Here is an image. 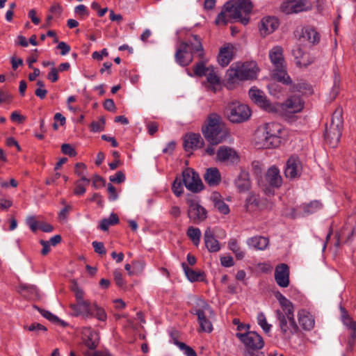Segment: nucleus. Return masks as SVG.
<instances>
[{
    "label": "nucleus",
    "mask_w": 356,
    "mask_h": 356,
    "mask_svg": "<svg viewBox=\"0 0 356 356\" xmlns=\"http://www.w3.org/2000/svg\"><path fill=\"white\" fill-rule=\"evenodd\" d=\"M252 4L249 0L228 1L223 6L218 15L216 23L227 24L230 19H237L245 25L249 22V14L252 12Z\"/></svg>",
    "instance_id": "obj_1"
},
{
    "label": "nucleus",
    "mask_w": 356,
    "mask_h": 356,
    "mask_svg": "<svg viewBox=\"0 0 356 356\" xmlns=\"http://www.w3.org/2000/svg\"><path fill=\"white\" fill-rule=\"evenodd\" d=\"M193 40L182 41L175 54V61L181 66H188L193 60L194 54H197L200 59L204 58V50L201 38L197 35H192Z\"/></svg>",
    "instance_id": "obj_2"
},
{
    "label": "nucleus",
    "mask_w": 356,
    "mask_h": 356,
    "mask_svg": "<svg viewBox=\"0 0 356 356\" xmlns=\"http://www.w3.org/2000/svg\"><path fill=\"white\" fill-rule=\"evenodd\" d=\"M202 131L204 138L212 145L222 143L228 135L222 118L215 113L208 116L207 124L202 127Z\"/></svg>",
    "instance_id": "obj_3"
},
{
    "label": "nucleus",
    "mask_w": 356,
    "mask_h": 356,
    "mask_svg": "<svg viewBox=\"0 0 356 356\" xmlns=\"http://www.w3.org/2000/svg\"><path fill=\"white\" fill-rule=\"evenodd\" d=\"M280 133L281 126L279 124L266 123L263 127L257 129L255 138L261 147L266 149L275 148L281 143Z\"/></svg>",
    "instance_id": "obj_4"
},
{
    "label": "nucleus",
    "mask_w": 356,
    "mask_h": 356,
    "mask_svg": "<svg viewBox=\"0 0 356 356\" xmlns=\"http://www.w3.org/2000/svg\"><path fill=\"white\" fill-rule=\"evenodd\" d=\"M236 337L240 339L245 346V356H264L261 350L264 346L262 337L254 331H246L245 333L237 332Z\"/></svg>",
    "instance_id": "obj_5"
},
{
    "label": "nucleus",
    "mask_w": 356,
    "mask_h": 356,
    "mask_svg": "<svg viewBox=\"0 0 356 356\" xmlns=\"http://www.w3.org/2000/svg\"><path fill=\"white\" fill-rule=\"evenodd\" d=\"M190 313L197 316L200 331L208 333L212 332L213 325L209 318H207V314H209V318L214 316L215 314L211 307L206 300L201 298L197 299L195 305L191 309Z\"/></svg>",
    "instance_id": "obj_6"
},
{
    "label": "nucleus",
    "mask_w": 356,
    "mask_h": 356,
    "mask_svg": "<svg viewBox=\"0 0 356 356\" xmlns=\"http://www.w3.org/2000/svg\"><path fill=\"white\" fill-rule=\"evenodd\" d=\"M259 68L255 61L243 63L236 68L231 67L227 70L228 81L233 82L235 79L245 81L252 80L257 78Z\"/></svg>",
    "instance_id": "obj_7"
},
{
    "label": "nucleus",
    "mask_w": 356,
    "mask_h": 356,
    "mask_svg": "<svg viewBox=\"0 0 356 356\" xmlns=\"http://www.w3.org/2000/svg\"><path fill=\"white\" fill-rule=\"evenodd\" d=\"M225 111L228 119L233 123L243 122L251 116V110L248 106L238 102L229 103Z\"/></svg>",
    "instance_id": "obj_8"
},
{
    "label": "nucleus",
    "mask_w": 356,
    "mask_h": 356,
    "mask_svg": "<svg viewBox=\"0 0 356 356\" xmlns=\"http://www.w3.org/2000/svg\"><path fill=\"white\" fill-rule=\"evenodd\" d=\"M182 181L186 188L193 193L202 191L204 186L197 172L193 168H187L181 172Z\"/></svg>",
    "instance_id": "obj_9"
},
{
    "label": "nucleus",
    "mask_w": 356,
    "mask_h": 356,
    "mask_svg": "<svg viewBox=\"0 0 356 356\" xmlns=\"http://www.w3.org/2000/svg\"><path fill=\"white\" fill-rule=\"evenodd\" d=\"M275 314L279 321V327L284 338L290 339L293 334L298 332L299 327L295 321L294 316L292 318H287L279 309L276 310Z\"/></svg>",
    "instance_id": "obj_10"
},
{
    "label": "nucleus",
    "mask_w": 356,
    "mask_h": 356,
    "mask_svg": "<svg viewBox=\"0 0 356 356\" xmlns=\"http://www.w3.org/2000/svg\"><path fill=\"white\" fill-rule=\"evenodd\" d=\"M312 5L309 0H286L280 6V10L286 14H294L311 10Z\"/></svg>",
    "instance_id": "obj_11"
},
{
    "label": "nucleus",
    "mask_w": 356,
    "mask_h": 356,
    "mask_svg": "<svg viewBox=\"0 0 356 356\" xmlns=\"http://www.w3.org/2000/svg\"><path fill=\"white\" fill-rule=\"evenodd\" d=\"M250 99L258 106L269 113H276L277 108L266 97L264 92L256 88H252L249 90Z\"/></svg>",
    "instance_id": "obj_12"
},
{
    "label": "nucleus",
    "mask_w": 356,
    "mask_h": 356,
    "mask_svg": "<svg viewBox=\"0 0 356 356\" xmlns=\"http://www.w3.org/2000/svg\"><path fill=\"white\" fill-rule=\"evenodd\" d=\"M92 305L89 301H83L76 304H71L70 308L75 316H82L84 318L93 317Z\"/></svg>",
    "instance_id": "obj_13"
},
{
    "label": "nucleus",
    "mask_w": 356,
    "mask_h": 356,
    "mask_svg": "<svg viewBox=\"0 0 356 356\" xmlns=\"http://www.w3.org/2000/svg\"><path fill=\"white\" fill-rule=\"evenodd\" d=\"M275 280L280 287L289 285V267L286 264H280L275 267Z\"/></svg>",
    "instance_id": "obj_14"
},
{
    "label": "nucleus",
    "mask_w": 356,
    "mask_h": 356,
    "mask_svg": "<svg viewBox=\"0 0 356 356\" xmlns=\"http://www.w3.org/2000/svg\"><path fill=\"white\" fill-rule=\"evenodd\" d=\"M301 163L296 156H291L286 161L284 175L286 177L294 179L300 175Z\"/></svg>",
    "instance_id": "obj_15"
},
{
    "label": "nucleus",
    "mask_w": 356,
    "mask_h": 356,
    "mask_svg": "<svg viewBox=\"0 0 356 356\" xmlns=\"http://www.w3.org/2000/svg\"><path fill=\"white\" fill-rule=\"evenodd\" d=\"M265 179L269 187L273 188H279L282 184L280 170L275 165L268 169Z\"/></svg>",
    "instance_id": "obj_16"
},
{
    "label": "nucleus",
    "mask_w": 356,
    "mask_h": 356,
    "mask_svg": "<svg viewBox=\"0 0 356 356\" xmlns=\"http://www.w3.org/2000/svg\"><path fill=\"white\" fill-rule=\"evenodd\" d=\"M204 143L200 134H186L184 138V148L186 152L201 148Z\"/></svg>",
    "instance_id": "obj_17"
},
{
    "label": "nucleus",
    "mask_w": 356,
    "mask_h": 356,
    "mask_svg": "<svg viewBox=\"0 0 356 356\" xmlns=\"http://www.w3.org/2000/svg\"><path fill=\"white\" fill-rule=\"evenodd\" d=\"M342 130L332 126H326L324 138L325 143L331 147H336L339 143Z\"/></svg>",
    "instance_id": "obj_18"
},
{
    "label": "nucleus",
    "mask_w": 356,
    "mask_h": 356,
    "mask_svg": "<svg viewBox=\"0 0 356 356\" xmlns=\"http://www.w3.org/2000/svg\"><path fill=\"white\" fill-rule=\"evenodd\" d=\"M217 160L225 162L229 161L231 163L238 161L239 157L237 152L232 147L220 146L216 153Z\"/></svg>",
    "instance_id": "obj_19"
},
{
    "label": "nucleus",
    "mask_w": 356,
    "mask_h": 356,
    "mask_svg": "<svg viewBox=\"0 0 356 356\" xmlns=\"http://www.w3.org/2000/svg\"><path fill=\"white\" fill-rule=\"evenodd\" d=\"M279 20L275 17H266L261 21L259 31L266 36L274 32L279 26Z\"/></svg>",
    "instance_id": "obj_20"
},
{
    "label": "nucleus",
    "mask_w": 356,
    "mask_h": 356,
    "mask_svg": "<svg viewBox=\"0 0 356 356\" xmlns=\"http://www.w3.org/2000/svg\"><path fill=\"white\" fill-rule=\"evenodd\" d=\"M282 108L290 113H299L303 108V102L299 96L293 95L286 100Z\"/></svg>",
    "instance_id": "obj_21"
},
{
    "label": "nucleus",
    "mask_w": 356,
    "mask_h": 356,
    "mask_svg": "<svg viewBox=\"0 0 356 356\" xmlns=\"http://www.w3.org/2000/svg\"><path fill=\"white\" fill-rule=\"evenodd\" d=\"M302 38L315 45L320 41V34L313 26H306L301 29L300 35L298 37L299 40Z\"/></svg>",
    "instance_id": "obj_22"
},
{
    "label": "nucleus",
    "mask_w": 356,
    "mask_h": 356,
    "mask_svg": "<svg viewBox=\"0 0 356 356\" xmlns=\"http://www.w3.org/2000/svg\"><path fill=\"white\" fill-rule=\"evenodd\" d=\"M205 246L210 252H217L220 250L218 241L215 238L213 232L208 227L204 234Z\"/></svg>",
    "instance_id": "obj_23"
},
{
    "label": "nucleus",
    "mask_w": 356,
    "mask_h": 356,
    "mask_svg": "<svg viewBox=\"0 0 356 356\" xmlns=\"http://www.w3.org/2000/svg\"><path fill=\"white\" fill-rule=\"evenodd\" d=\"M204 179L209 186H216L221 181V175L217 168H209L207 169Z\"/></svg>",
    "instance_id": "obj_24"
},
{
    "label": "nucleus",
    "mask_w": 356,
    "mask_h": 356,
    "mask_svg": "<svg viewBox=\"0 0 356 356\" xmlns=\"http://www.w3.org/2000/svg\"><path fill=\"white\" fill-rule=\"evenodd\" d=\"M234 184L239 192H245L250 190L251 182L249 173L247 171L241 170L235 179Z\"/></svg>",
    "instance_id": "obj_25"
},
{
    "label": "nucleus",
    "mask_w": 356,
    "mask_h": 356,
    "mask_svg": "<svg viewBox=\"0 0 356 356\" xmlns=\"http://www.w3.org/2000/svg\"><path fill=\"white\" fill-rule=\"evenodd\" d=\"M232 45L228 44L227 46L220 49L218 62L222 67L227 66L233 59Z\"/></svg>",
    "instance_id": "obj_26"
},
{
    "label": "nucleus",
    "mask_w": 356,
    "mask_h": 356,
    "mask_svg": "<svg viewBox=\"0 0 356 356\" xmlns=\"http://www.w3.org/2000/svg\"><path fill=\"white\" fill-rule=\"evenodd\" d=\"M193 208L188 209V218L196 223L198 221H203L207 218V210L200 204L193 205Z\"/></svg>",
    "instance_id": "obj_27"
},
{
    "label": "nucleus",
    "mask_w": 356,
    "mask_h": 356,
    "mask_svg": "<svg viewBox=\"0 0 356 356\" xmlns=\"http://www.w3.org/2000/svg\"><path fill=\"white\" fill-rule=\"evenodd\" d=\"M298 321L302 329L305 330H311L314 327V318L305 309L298 312Z\"/></svg>",
    "instance_id": "obj_28"
},
{
    "label": "nucleus",
    "mask_w": 356,
    "mask_h": 356,
    "mask_svg": "<svg viewBox=\"0 0 356 356\" xmlns=\"http://www.w3.org/2000/svg\"><path fill=\"white\" fill-rule=\"evenodd\" d=\"M214 207L222 214L227 215L230 210L229 206L223 201L222 195L218 192H213L211 195Z\"/></svg>",
    "instance_id": "obj_29"
},
{
    "label": "nucleus",
    "mask_w": 356,
    "mask_h": 356,
    "mask_svg": "<svg viewBox=\"0 0 356 356\" xmlns=\"http://www.w3.org/2000/svg\"><path fill=\"white\" fill-rule=\"evenodd\" d=\"M269 58L275 67H281L284 63L282 47L280 46L274 47L269 52Z\"/></svg>",
    "instance_id": "obj_30"
},
{
    "label": "nucleus",
    "mask_w": 356,
    "mask_h": 356,
    "mask_svg": "<svg viewBox=\"0 0 356 356\" xmlns=\"http://www.w3.org/2000/svg\"><path fill=\"white\" fill-rule=\"evenodd\" d=\"M86 339H84V344L90 349L95 350L99 342V337L97 332L88 328L84 332Z\"/></svg>",
    "instance_id": "obj_31"
},
{
    "label": "nucleus",
    "mask_w": 356,
    "mask_h": 356,
    "mask_svg": "<svg viewBox=\"0 0 356 356\" xmlns=\"http://www.w3.org/2000/svg\"><path fill=\"white\" fill-rule=\"evenodd\" d=\"M273 72V78L279 82L285 85H291L292 81L291 77L288 75L286 70V66L282 65L281 67H275Z\"/></svg>",
    "instance_id": "obj_32"
},
{
    "label": "nucleus",
    "mask_w": 356,
    "mask_h": 356,
    "mask_svg": "<svg viewBox=\"0 0 356 356\" xmlns=\"http://www.w3.org/2000/svg\"><path fill=\"white\" fill-rule=\"evenodd\" d=\"M268 238L256 236L252 238H250L247 243L250 247H252L256 250H265L268 245Z\"/></svg>",
    "instance_id": "obj_33"
},
{
    "label": "nucleus",
    "mask_w": 356,
    "mask_h": 356,
    "mask_svg": "<svg viewBox=\"0 0 356 356\" xmlns=\"http://www.w3.org/2000/svg\"><path fill=\"white\" fill-rule=\"evenodd\" d=\"M193 74L195 76L202 77L207 74L209 70L212 71V65L209 67H206V60L204 59H200V61L197 63L193 68Z\"/></svg>",
    "instance_id": "obj_34"
},
{
    "label": "nucleus",
    "mask_w": 356,
    "mask_h": 356,
    "mask_svg": "<svg viewBox=\"0 0 356 356\" xmlns=\"http://www.w3.org/2000/svg\"><path fill=\"white\" fill-rule=\"evenodd\" d=\"M343 109L341 107H338L334 111L330 126L334 127L335 128L343 129Z\"/></svg>",
    "instance_id": "obj_35"
},
{
    "label": "nucleus",
    "mask_w": 356,
    "mask_h": 356,
    "mask_svg": "<svg viewBox=\"0 0 356 356\" xmlns=\"http://www.w3.org/2000/svg\"><path fill=\"white\" fill-rule=\"evenodd\" d=\"M206 76L207 81L210 85V89L216 92L217 87L220 86V79L216 73L213 66H212V71L209 70Z\"/></svg>",
    "instance_id": "obj_36"
},
{
    "label": "nucleus",
    "mask_w": 356,
    "mask_h": 356,
    "mask_svg": "<svg viewBox=\"0 0 356 356\" xmlns=\"http://www.w3.org/2000/svg\"><path fill=\"white\" fill-rule=\"evenodd\" d=\"M181 267L188 280L192 282L199 281L204 276V273L193 270L186 263H182Z\"/></svg>",
    "instance_id": "obj_37"
},
{
    "label": "nucleus",
    "mask_w": 356,
    "mask_h": 356,
    "mask_svg": "<svg viewBox=\"0 0 356 356\" xmlns=\"http://www.w3.org/2000/svg\"><path fill=\"white\" fill-rule=\"evenodd\" d=\"M24 329L33 332V335L35 337H38L42 333H46L47 331V328L39 323H33L30 325H24Z\"/></svg>",
    "instance_id": "obj_38"
},
{
    "label": "nucleus",
    "mask_w": 356,
    "mask_h": 356,
    "mask_svg": "<svg viewBox=\"0 0 356 356\" xmlns=\"http://www.w3.org/2000/svg\"><path fill=\"white\" fill-rule=\"evenodd\" d=\"M90 180L86 178L85 176L76 181V186L74 189V193L76 195H83L86 193V185H88Z\"/></svg>",
    "instance_id": "obj_39"
},
{
    "label": "nucleus",
    "mask_w": 356,
    "mask_h": 356,
    "mask_svg": "<svg viewBox=\"0 0 356 356\" xmlns=\"http://www.w3.org/2000/svg\"><path fill=\"white\" fill-rule=\"evenodd\" d=\"M186 234L195 245H199L201 236V231L199 228L191 226L188 228Z\"/></svg>",
    "instance_id": "obj_40"
},
{
    "label": "nucleus",
    "mask_w": 356,
    "mask_h": 356,
    "mask_svg": "<svg viewBox=\"0 0 356 356\" xmlns=\"http://www.w3.org/2000/svg\"><path fill=\"white\" fill-rule=\"evenodd\" d=\"M282 308V312L287 318H292L293 316V306L292 302L285 298L283 300L280 302Z\"/></svg>",
    "instance_id": "obj_41"
},
{
    "label": "nucleus",
    "mask_w": 356,
    "mask_h": 356,
    "mask_svg": "<svg viewBox=\"0 0 356 356\" xmlns=\"http://www.w3.org/2000/svg\"><path fill=\"white\" fill-rule=\"evenodd\" d=\"M18 292L24 296H26V293L34 295L37 293V287L35 285L20 283L18 286Z\"/></svg>",
    "instance_id": "obj_42"
},
{
    "label": "nucleus",
    "mask_w": 356,
    "mask_h": 356,
    "mask_svg": "<svg viewBox=\"0 0 356 356\" xmlns=\"http://www.w3.org/2000/svg\"><path fill=\"white\" fill-rule=\"evenodd\" d=\"M257 323L262 328L264 332L266 334L269 333L272 325L268 323L266 318L263 312H260L258 314L257 317Z\"/></svg>",
    "instance_id": "obj_43"
},
{
    "label": "nucleus",
    "mask_w": 356,
    "mask_h": 356,
    "mask_svg": "<svg viewBox=\"0 0 356 356\" xmlns=\"http://www.w3.org/2000/svg\"><path fill=\"white\" fill-rule=\"evenodd\" d=\"M354 236H356V224L353 225L350 229L348 227H344L341 232V237L346 238L345 242L348 243L353 241Z\"/></svg>",
    "instance_id": "obj_44"
},
{
    "label": "nucleus",
    "mask_w": 356,
    "mask_h": 356,
    "mask_svg": "<svg viewBox=\"0 0 356 356\" xmlns=\"http://www.w3.org/2000/svg\"><path fill=\"white\" fill-rule=\"evenodd\" d=\"M172 191L177 197H179L183 193V181L179 177H177L172 184Z\"/></svg>",
    "instance_id": "obj_45"
},
{
    "label": "nucleus",
    "mask_w": 356,
    "mask_h": 356,
    "mask_svg": "<svg viewBox=\"0 0 356 356\" xmlns=\"http://www.w3.org/2000/svg\"><path fill=\"white\" fill-rule=\"evenodd\" d=\"M93 316H95L98 320L104 321L106 319V314L104 309L99 307L96 303L92 305Z\"/></svg>",
    "instance_id": "obj_46"
},
{
    "label": "nucleus",
    "mask_w": 356,
    "mask_h": 356,
    "mask_svg": "<svg viewBox=\"0 0 356 356\" xmlns=\"http://www.w3.org/2000/svg\"><path fill=\"white\" fill-rule=\"evenodd\" d=\"M106 123V120L104 116L100 117L99 121H93L91 123V131L93 132H99L103 131L104 129V125Z\"/></svg>",
    "instance_id": "obj_47"
},
{
    "label": "nucleus",
    "mask_w": 356,
    "mask_h": 356,
    "mask_svg": "<svg viewBox=\"0 0 356 356\" xmlns=\"http://www.w3.org/2000/svg\"><path fill=\"white\" fill-rule=\"evenodd\" d=\"M34 307L40 312V314L46 319L53 323L58 321V317L51 313L49 311L41 309L38 306L35 305Z\"/></svg>",
    "instance_id": "obj_48"
},
{
    "label": "nucleus",
    "mask_w": 356,
    "mask_h": 356,
    "mask_svg": "<svg viewBox=\"0 0 356 356\" xmlns=\"http://www.w3.org/2000/svg\"><path fill=\"white\" fill-rule=\"evenodd\" d=\"M72 291L74 293V296L76 300V303L79 302L85 301L83 300V291L78 286L76 282H74L73 285L71 287Z\"/></svg>",
    "instance_id": "obj_49"
},
{
    "label": "nucleus",
    "mask_w": 356,
    "mask_h": 356,
    "mask_svg": "<svg viewBox=\"0 0 356 356\" xmlns=\"http://www.w3.org/2000/svg\"><path fill=\"white\" fill-rule=\"evenodd\" d=\"M291 90L293 92L297 91V92H304L307 90H309L310 88L307 83H306L305 82H300V83L293 84L291 86Z\"/></svg>",
    "instance_id": "obj_50"
},
{
    "label": "nucleus",
    "mask_w": 356,
    "mask_h": 356,
    "mask_svg": "<svg viewBox=\"0 0 356 356\" xmlns=\"http://www.w3.org/2000/svg\"><path fill=\"white\" fill-rule=\"evenodd\" d=\"M321 207V204L318 201L311 202L305 207L304 211L308 213H312Z\"/></svg>",
    "instance_id": "obj_51"
},
{
    "label": "nucleus",
    "mask_w": 356,
    "mask_h": 356,
    "mask_svg": "<svg viewBox=\"0 0 356 356\" xmlns=\"http://www.w3.org/2000/svg\"><path fill=\"white\" fill-rule=\"evenodd\" d=\"M106 184V180L98 175H95L92 177V186L95 188L98 189L104 187Z\"/></svg>",
    "instance_id": "obj_52"
},
{
    "label": "nucleus",
    "mask_w": 356,
    "mask_h": 356,
    "mask_svg": "<svg viewBox=\"0 0 356 356\" xmlns=\"http://www.w3.org/2000/svg\"><path fill=\"white\" fill-rule=\"evenodd\" d=\"M39 222L34 216H29L26 220V225L33 232H35L38 229Z\"/></svg>",
    "instance_id": "obj_53"
},
{
    "label": "nucleus",
    "mask_w": 356,
    "mask_h": 356,
    "mask_svg": "<svg viewBox=\"0 0 356 356\" xmlns=\"http://www.w3.org/2000/svg\"><path fill=\"white\" fill-rule=\"evenodd\" d=\"M109 180L113 183L121 184L125 181V175L122 171H118L115 175L110 176Z\"/></svg>",
    "instance_id": "obj_54"
},
{
    "label": "nucleus",
    "mask_w": 356,
    "mask_h": 356,
    "mask_svg": "<svg viewBox=\"0 0 356 356\" xmlns=\"http://www.w3.org/2000/svg\"><path fill=\"white\" fill-rule=\"evenodd\" d=\"M61 151L64 154L70 156H75L76 155L75 149L68 143H64L61 145Z\"/></svg>",
    "instance_id": "obj_55"
},
{
    "label": "nucleus",
    "mask_w": 356,
    "mask_h": 356,
    "mask_svg": "<svg viewBox=\"0 0 356 356\" xmlns=\"http://www.w3.org/2000/svg\"><path fill=\"white\" fill-rule=\"evenodd\" d=\"M92 245L94 248V251L101 255L106 254V250L104 245L102 242L93 241Z\"/></svg>",
    "instance_id": "obj_56"
},
{
    "label": "nucleus",
    "mask_w": 356,
    "mask_h": 356,
    "mask_svg": "<svg viewBox=\"0 0 356 356\" xmlns=\"http://www.w3.org/2000/svg\"><path fill=\"white\" fill-rule=\"evenodd\" d=\"M113 277L116 285L120 288L124 287L125 282L122 278L121 272L118 270H115L113 271Z\"/></svg>",
    "instance_id": "obj_57"
},
{
    "label": "nucleus",
    "mask_w": 356,
    "mask_h": 356,
    "mask_svg": "<svg viewBox=\"0 0 356 356\" xmlns=\"http://www.w3.org/2000/svg\"><path fill=\"white\" fill-rule=\"evenodd\" d=\"M339 84H340V77L339 74H337L336 72L334 73V86L332 88L331 94L332 95L333 97H336V96L338 95L339 92Z\"/></svg>",
    "instance_id": "obj_58"
},
{
    "label": "nucleus",
    "mask_w": 356,
    "mask_h": 356,
    "mask_svg": "<svg viewBox=\"0 0 356 356\" xmlns=\"http://www.w3.org/2000/svg\"><path fill=\"white\" fill-rule=\"evenodd\" d=\"M179 349L184 352L186 356H197L195 351L186 343H179Z\"/></svg>",
    "instance_id": "obj_59"
},
{
    "label": "nucleus",
    "mask_w": 356,
    "mask_h": 356,
    "mask_svg": "<svg viewBox=\"0 0 356 356\" xmlns=\"http://www.w3.org/2000/svg\"><path fill=\"white\" fill-rule=\"evenodd\" d=\"M107 191L109 194L108 200L110 201H115L118 198V195L116 191V188L113 186L112 184L109 183L107 186Z\"/></svg>",
    "instance_id": "obj_60"
},
{
    "label": "nucleus",
    "mask_w": 356,
    "mask_h": 356,
    "mask_svg": "<svg viewBox=\"0 0 356 356\" xmlns=\"http://www.w3.org/2000/svg\"><path fill=\"white\" fill-rule=\"evenodd\" d=\"M47 78L52 83L56 82L58 80V70L55 67H52Z\"/></svg>",
    "instance_id": "obj_61"
},
{
    "label": "nucleus",
    "mask_w": 356,
    "mask_h": 356,
    "mask_svg": "<svg viewBox=\"0 0 356 356\" xmlns=\"http://www.w3.org/2000/svg\"><path fill=\"white\" fill-rule=\"evenodd\" d=\"M56 48L60 49V55L65 56L70 51V46L65 42H58Z\"/></svg>",
    "instance_id": "obj_62"
},
{
    "label": "nucleus",
    "mask_w": 356,
    "mask_h": 356,
    "mask_svg": "<svg viewBox=\"0 0 356 356\" xmlns=\"http://www.w3.org/2000/svg\"><path fill=\"white\" fill-rule=\"evenodd\" d=\"M220 264L224 267H231L234 265V259L232 257H220Z\"/></svg>",
    "instance_id": "obj_63"
},
{
    "label": "nucleus",
    "mask_w": 356,
    "mask_h": 356,
    "mask_svg": "<svg viewBox=\"0 0 356 356\" xmlns=\"http://www.w3.org/2000/svg\"><path fill=\"white\" fill-rule=\"evenodd\" d=\"M343 324L347 326L351 332L356 331V322L354 321L350 316L348 318H345L343 321Z\"/></svg>",
    "instance_id": "obj_64"
}]
</instances>
